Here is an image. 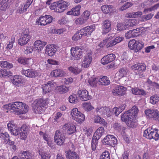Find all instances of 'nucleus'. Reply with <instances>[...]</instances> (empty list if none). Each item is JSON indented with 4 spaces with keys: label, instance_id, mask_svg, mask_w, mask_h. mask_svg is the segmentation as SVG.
Returning a JSON list of instances; mask_svg holds the SVG:
<instances>
[{
    "label": "nucleus",
    "instance_id": "nucleus-1",
    "mask_svg": "<svg viewBox=\"0 0 159 159\" xmlns=\"http://www.w3.org/2000/svg\"><path fill=\"white\" fill-rule=\"evenodd\" d=\"M138 111V108L134 106L132 108L126 111L121 116V120L126 123L127 125L130 128L135 126V119Z\"/></svg>",
    "mask_w": 159,
    "mask_h": 159
},
{
    "label": "nucleus",
    "instance_id": "nucleus-2",
    "mask_svg": "<svg viewBox=\"0 0 159 159\" xmlns=\"http://www.w3.org/2000/svg\"><path fill=\"white\" fill-rule=\"evenodd\" d=\"M125 104H123L119 107H114L111 112L108 107L98 106L96 108V111L98 114L104 117H109L113 113L117 116L125 109Z\"/></svg>",
    "mask_w": 159,
    "mask_h": 159
},
{
    "label": "nucleus",
    "instance_id": "nucleus-3",
    "mask_svg": "<svg viewBox=\"0 0 159 159\" xmlns=\"http://www.w3.org/2000/svg\"><path fill=\"white\" fill-rule=\"evenodd\" d=\"M3 108L11 110V112L16 113L18 114H24L27 112L29 110V107L27 105L19 102H16L4 105Z\"/></svg>",
    "mask_w": 159,
    "mask_h": 159
},
{
    "label": "nucleus",
    "instance_id": "nucleus-4",
    "mask_svg": "<svg viewBox=\"0 0 159 159\" xmlns=\"http://www.w3.org/2000/svg\"><path fill=\"white\" fill-rule=\"evenodd\" d=\"M48 99L43 98L37 99L33 103V110L35 113L41 114L43 112V108L48 103Z\"/></svg>",
    "mask_w": 159,
    "mask_h": 159
},
{
    "label": "nucleus",
    "instance_id": "nucleus-5",
    "mask_svg": "<svg viewBox=\"0 0 159 159\" xmlns=\"http://www.w3.org/2000/svg\"><path fill=\"white\" fill-rule=\"evenodd\" d=\"M70 5L69 3L63 0L53 3L50 6V8L55 11L61 13L67 9Z\"/></svg>",
    "mask_w": 159,
    "mask_h": 159
},
{
    "label": "nucleus",
    "instance_id": "nucleus-6",
    "mask_svg": "<svg viewBox=\"0 0 159 159\" xmlns=\"http://www.w3.org/2000/svg\"><path fill=\"white\" fill-rule=\"evenodd\" d=\"M158 131V129H157L148 128L144 131L143 136L149 139H153L157 141L159 138Z\"/></svg>",
    "mask_w": 159,
    "mask_h": 159
},
{
    "label": "nucleus",
    "instance_id": "nucleus-7",
    "mask_svg": "<svg viewBox=\"0 0 159 159\" xmlns=\"http://www.w3.org/2000/svg\"><path fill=\"white\" fill-rule=\"evenodd\" d=\"M142 43L139 40L132 39L130 40L128 44V47L135 52H139L143 47Z\"/></svg>",
    "mask_w": 159,
    "mask_h": 159
},
{
    "label": "nucleus",
    "instance_id": "nucleus-8",
    "mask_svg": "<svg viewBox=\"0 0 159 159\" xmlns=\"http://www.w3.org/2000/svg\"><path fill=\"white\" fill-rule=\"evenodd\" d=\"M70 115L72 119L79 123H82L84 120V115L78 111L76 108H74L71 110Z\"/></svg>",
    "mask_w": 159,
    "mask_h": 159
},
{
    "label": "nucleus",
    "instance_id": "nucleus-9",
    "mask_svg": "<svg viewBox=\"0 0 159 159\" xmlns=\"http://www.w3.org/2000/svg\"><path fill=\"white\" fill-rule=\"evenodd\" d=\"M66 134L64 131L57 130L55 133L54 139L55 142L58 145H62L66 139Z\"/></svg>",
    "mask_w": 159,
    "mask_h": 159
},
{
    "label": "nucleus",
    "instance_id": "nucleus-10",
    "mask_svg": "<svg viewBox=\"0 0 159 159\" xmlns=\"http://www.w3.org/2000/svg\"><path fill=\"white\" fill-rule=\"evenodd\" d=\"M31 38V36L29 30H25L18 40V43L21 46L25 45L28 43Z\"/></svg>",
    "mask_w": 159,
    "mask_h": 159
},
{
    "label": "nucleus",
    "instance_id": "nucleus-11",
    "mask_svg": "<svg viewBox=\"0 0 159 159\" xmlns=\"http://www.w3.org/2000/svg\"><path fill=\"white\" fill-rule=\"evenodd\" d=\"M71 58L73 60H78L83 54L84 51L78 47H72L70 49Z\"/></svg>",
    "mask_w": 159,
    "mask_h": 159
},
{
    "label": "nucleus",
    "instance_id": "nucleus-12",
    "mask_svg": "<svg viewBox=\"0 0 159 159\" xmlns=\"http://www.w3.org/2000/svg\"><path fill=\"white\" fill-rule=\"evenodd\" d=\"M131 68L135 75H138L139 77L142 78L144 76L143 71L146 69L144 65L141 64H136L132 66Z\"/></svg>",
    "mask_w": 159,
    "mask_h": 159
},
{
    "label": "nucleus",
    "instance_id": "nucleus-13",
    "mask_svg": "<svg viewBox=\"0 0 159 159\" xmlns=\"http://www.w3.org/2000/svg\"><path fill=\"white\" fill-rule=\"evenodd\" d=\"M52 20V17L50 15L41 16L36 20V24L38 25H45L51 23Z\"/></svg>",
    "mask_w": 159,
    "mask_h": 159
},
{
    "label": "nucleus",
    "instance_id": "nucleus-14",
    "mask_svg": "<svg viewBox=\"0 0 159 159\" xmlns=\"http://www.w3.org/2000/svg\"><path fill=\"white\" fill-rule=\"evenodd\" d=\"M102 142L103 144L105 145H108L113 147L117 144V140L114 136L109 134L104 138Z\"/></svg>",
    "mask_w": 159,
    "mask_h": 159
},
{
    "label": "nucleus",
    "instance_id": "nucleus-15",
    "mask_svg": "<svg viewBox=\"0 0 159 159\" xmlns=\"http://www.w3.org/2000/svg\"><path fill=\"white\" fill-rule=\"evenodd\" d=\"M92 53L91 52L85 54L82 59L81 65L82 67L87 68L89 66L92 60Z\"/></svg>",
    "mask_w": 159,
    "mask_h": 159
},
{
    "label": "nucleus",
    "instance_id": "nucleus-16",
    "mask_svg": "<svg viewBox=\"0 0 159 159\" xmlns=\"http://www.w3.org/2000/svg\"><path fill=\"white\" fill-rule=\"evenodd\" d=\"M111 38L109 37L106 39V47L107 48L111 47L117 43L122 41L124 38L123 37L118 36L113 40H111Z\"/></svg>",
    "mask_w": 159,
    "mask_h": 159
},
{
    "label": "nucleus",
    "instance_id": "nucleus-17",
    "mask_svg": "<svg viewBox=\"0 0 159 159\" xmlns=\"http://www.w3.org/2000/svg\"><path fill=\"white\" fill-rule=\"evenodd\" d=\"M9 130L11 134L14 135H18L21 131V128L18 127L13 122H9L7 125Z\"/></svg>",
    "mask_w": 159,
    "mask_h": 159
},
{
    "label": "nucleus",
    "instance_id": "nucleus-18",
    "mask_svg": "<svg viewBox=\"0 0 159 159\" xmlns=\"http://www.w3.org/2000/svg\"><path fill=\"white\" fill-rule=\"evenodd\" d=\"M126 90V88L125 87L120 85H116L113 89L112 93L114 95L120 97L125 93Z\"/></svg>",
    "mask_w": 159,
    "mask_h": 159
},
{
    "label": "nucleus",
    "instance_id": "nucleus-19",
    "mask_svg": "<svg viewBox=\"0 0 159 159\" xmlns=\"http://www.w3.org/2000/svg\"><path fill=\"white\" fill-rule=\"evenodd\" d=\"M57 86L56 83L53 81H48L46 84L42 85V87L43 94H46L52 91L54 87Z\"/></svg>",
    "mask_w": 159,
    "mask_h": 159
},
{
    "label": "nucleus",
    "instance_id": "nucleus-20",
    "mask_svg": "<svg viewBox=\"0 0 159 159\" xmlns=\"http://www.w3.org/2000/svg\"><path fill=\"white\" fill-rule=\"evenodd\" d=\"M95 29V25H92L82 28L80 30V33L81 34H83V36L88 37L92 33Z\"/></svg>",
    "mask_w": 159,
    "mask_h": 159
},
{
    "label": "nucleus",
    "instance_id": "nucleus-21",
    "mask_svg": "<svg viewBox=\"0 0 159 159\" xmlns=\"http://www.w3.org/2000/svg\"><path fill=\"white\" fill-rule=\"evenodd\" d=\"M144 112L147 117L155 119H157L159 117V112L156 109H148Z\"/></svg>",
    "mask_w": 159,
    "mask_h": 159
},
{
    "label": "nucleus",
    "instance_id": "nucleus-22",
    "mask_svg": "<svg viewBox=\"0 0 159 159\" xmlns=\"http://www.w3.org/2000/svg\"><path fill=\"white\" fill-rule=\"evenodd\" d=\"M129 73V70L125 67H123L120 69L116 74L115 78L116 80H118L121 78L125 76Z\"/></svg>",
    "mask_w": 159,
    "mask_h": 159
},
{
    "label": "nucleus",
    "instance_id": "nucleus-23",
    "mask_svg": "<svg viewBox=\"0 0 159 159\" xmlns=\"http://www.w3.org/2000/svg\"><path fill=\"white\" fill-rule=\"evenodd\" d=\"M77 94L80 99L82 101H86L91 98L90 96L89 95L88 91L86 90H79Z\"/></svg>",
    "mask_w": 159,
    "mask_h": 159
},
{
    "label": "nucleus",
    "instance_id": "nucleus-24",
    "mask_svg": "<svg viewBox=\"0 0 159 159\" xmlns=\"http://www.w3.org/2000/svg\"><path fill=\"white\" fill-rule=\"evenodd\" d=\"M22 74L28 77L34 78L38 76L39 74L37 70L32 69L23 70H22Z\"/></svg>",
    "mask_w": 159,
    "mask_h": 159
},
{
    "label": "nucleus",
    "instance_id": "nucleus-25",
    "mask_svg": "<svg viewBox=\"0 0 159 159\" xmlns=\"http://www.w3.org/2000/svg\"><path fill=\"white\" fill-rule=\"evenodd\" d=\"M57 47L53 44H50L46 47L45 53L50 56L54 55L57 50Z\"/></svg>",
    "mask_w": 159,
    "mask_h": 159
},
{
    "label": "nucleus",
    "instance_id": "nucleus-26",
    "mask_svg": "<svg viewBox=\"0 0 159 159\" xmlns=\"http://www.w3.org/2000/svg\"><path fill=\"white\" fill-rule=\"evenodd\" d=\"M115 55L113 54L104 56L101 60V63L103 65L107 64L113 61L115 59Z\"/></svg>",
    "mask_w": 159,
    "mask_h": 159
},
{
    "label": "nucleus",
    "instance_id": "nucleus-27",
    "mask_svg": "<svg viewBox=\"0 0 159 159\" xmlns=\"http://www.w3.org/2000/svg\"><path fill=\"white\" fill-rule=\"evenodd\" d=\"M62 129L66 131L67 133L69 134L74 133L76 131L75 126L70 123L66 124L63 126Z\"/></svg>",
    "mask_w": 159,
    "mask_h": 159
},
{
    "label": "nucleus",
    "instance_id": "nucleus-28",
    "mask_svg": "<svg viewBox=\"0 0 159 159\" xmlns=\"http://www.w3.org/2000/svg\"><path fill=\"white\" fill-rule=\"evenodd\" d=\"M102 32L103 34L108 33L111 30V22L110 20H107L102 23Z\"/></svg>",
    "mask_w": 159,
    "mask_h": 159
},
{
    "label": "nucleus",
    "instance_id": "nucleus-29",
    "mask_svg": "<svg viewBox=\"0 0 159 159\" xmlns=\"http://www.w3.org/2000/svg\"><path fill=\"white\" fill-rule=\"evenodd\" d=\"M47 43L41 40H37L34 43V49L37 52H39L43 50Z\"/></svg>",
    "mask_w": 159,
    "mask_h": 159
},
{
    "label": "nucleus",
    "instance_id": "nucleus-30",
    "mask_svg": "<svg viewBox=\"0 0 159 159\" xmlns=\"http://www.w3.org/2000/svg\"><path fill=\"white\" fill-rule=\"evenodd\" d=\"M66 75V73L64 71L60 69L54 70L50 73L51 76L54 77H62Z\"/></svg>",
    "mask_w": 159,
    "mask_h": 159
},
{
    "label": "nucleus",
    "instance_id": "nucleus-31",
    "mask_svg": "<svg viewBox=\"0 0 159 159\" xmlns=\"http://www.w3.org/2000/svg\"><path fill=\"white\" fill-rule=\"evenodd\" d=\"M101 9L103 13L109 14L114 12L115 10L114 7L111 5H103L101 7Z\"/></svg>",
    "mask_w": 159,
    "mask_h": 159
},
{
    "label": "nucleus",
    "instance_id": "nucleus-32",
    "mask_svg": "<svg viewBox=\"0 0 159 159\" xmlns=\"http://www.w3.org/2000/svg\"><path fill=\"white\" fill-rule=\"evenodd\" d=\"M28 134L27 128L25 125H23L21 128V131L19 134L20 138L21 139L25 140Z\"/></svg>",
    "mask_w": 159,
    "mask_h": 159
},
{
    "label": "nucleus",
    "instance_id": "nucleus-33",
    "mask_svg": "<svg viewBox=\"0 0 159 159\" xmlns=\"http://www.w3.org/2000/svg\"><path fill=\"white\" fill-rule=\"evenodd\" d=\"M81 6L78 5L73 8L71 11H67L66 14L67 15H72L78 16L80 14Z\"/></svg>",
    "mask_w": 159,
    "mask_h": 159
},
{
    "label": "nucleus",
    "instance_id": "nucleus-34",
    "mask_svg": "<svg viewBox=\"0 0 159 159\" xmlns=\"http://www.w3.org/2000/svg\"><path fill=\"white\" fill-rule=\"evenodd\" d=\"M66 153V157L68 159H79V156L76 153L73 151H72L69 150Z\"/></svg>",
    "mask_w": 159,
    "mask_h": 159
},
{
    "label": "nucleus",
    "instance_id": "nucleus-35",
    "mask_svg": "<svg viewBox=\"0 0 159 159\" xmlns=\"http://www.w3.org/2000/svg\"><path fill=\"white\" fill-rule=\"evenodd\" d=\"M56 90L58 93L61 94H63L68 92L69 89V87H67L65 85H62L57 86L56 88Z\"/></svg>",
    "mask_w": 159,
    "mask_h": 159
},
{
    "label": "nucleus",
    "instance_id": "nucleus-36",
    "mask_svg": "<svg viewBox=\"0 0 159 159\" xmlns=\"http://www.w3.org/2000/svg\"><path fill=\"white\" fill-rule=\"evenodd\" d=\"M13 0H2L0 3V10H5L7 8L9 4Z\"/></svg>",
    "mask_w": 159,
    "mask_h": 159
},
{
    "label": "nucleus",
    "instance_id": "nucleus-37",
    "mask_svg": "<svg viewBox=\"0 0 159 159\" xmlns=\"http://www.w3.org/2000/svg\"><path fill=\"white\" fill-rule=\"evenodd\" d=\"M146 29L143 27H142L132 30L134 37L139 36L143 32L145 31Z\"/></svg>",
    "mask_w": 159,
    "mask_h": 159
},
{
    "label": "nucleus",
    "instance_id": "nucleus-38",
    "mask_svg": "<svg viewBox=\"0 0 159 159\" xmlns=\"http://www.w3.org/2000/svg\"><path fill=\"white\" fill-rule=\"evenodd\" d=\"M131 91L132 93L135 95L145 96L146 95V92L143 90L137 88H133Z\"/></svg>",
    "mask_w": 159,
    "mask_h": 159
},
{
    "label": "nucleus",
    "instance_id": "nucleus-39",
    "mask_svg": "<svg viewBox=\"0 0 159 159\" xmlns=\"http://www.w3.org/2000/svg\"><path fill=\"white\" fill-rule=\"evenodd\" d=\"M98 80L99 84L108 85L110 83V81L108 80V78L106 76H103L101 78L98 77Z\"/></svg>",
    "mask_w": 159,
    "mask_h": 159
},
{
    "label": "nucleus",
    "instance_id": "nucleus-40",
    "mask_svg": "<svg viewBox=\"0 0 159 159\" xmlns=\"http://www.w3.org/2000/svg\"><path fill=\"white\" fill-rule=\"evenodd\" d=\"M93 121L96 123H99L103 125H105L107 123L104 119L98 116H94L93 118Z\"/></svg>",
    "mask_w": 159,
    "mask_h": 159
},
{
    "label": "nucleus",
    "instance_id": "nucleus-41",
    "mask_svg": "<svg viewBox=\"0 0 159 159\" xmlns=\"http://www.w3.org/2000/svg\"><path fill=\"white\" fill-rule=\"evenodd\" d=\"M139 23V21L137 19H132L129 20L126 23L128 25V28L129 26H133L138 24Z\"/></svg>",
    "mask_w": 159,
    "mask_h": 159
},
{
    "label": "nucleus",
    "instance_id": "nucleus-42",
    "mask_svg": "<svg viewBox=\"0 0 159 159\" xmlns=\"http://www.w3.org/2000/svg\"><path fill=\"white\" fill-rule=\"evenodd\" d=\"M0 66L4 69H10L13 67L12 64L5 61H0Z\"/></svg>",
    "mask_w": 159,
    "mask_h": 159
},
{
    "label": "nucleus",
    "instance_id": "nucleus-43",
    "mask_svg": "<svg viewBox=\"0 0 159 159\" xmlns=\"http://www.w3.org/2000/svg\"><path fill=\"white\" fill-rule=\"evenodd\" d=\"M22 79L20 76L16 75L14 76L12 82L13 84L16 86H18V85L22 83Z\"/></svg>",
    "mask_w": 159,
    "mask_h": 159
},
{
    "label": "nucleus",
    "instance_id": "nucleus-44",
    "mask_svg": "<svg viewBox=\"0 0 159 159\" xmlns=\"http://www.w3.org/2000/svg\"><path fill=\"white\" fill-rule=\"evenodd\" d=\"M82 107L84 109L87 111H90L94 109L90 102H85L83 104Z\"/></svg>",
    "mask_w": 159,
    "mask_h": 159
},
{
    "label": "nucleus",
    "instance_id": "nucleus-45",
    "mask_svg": "<svg viewBox=\"0 0 159 159\" xmlns=\"http://www.w3.org/2000/svg\"><path fill=\"white\" fill-rule=\"evenodd\" d=\"M20 159H31V154L28 152H23L20 155Z\"/></svg>",
    "mask_w": 159,
    "mask_h": 159
},
{
    "label": "nucleus",
    "instance_id": "nucleus-46",
    "mask_svg": "<svg viewBox=\"0 0 159 159\" xmlns=\"http://www.w3.org/2000/svg\"><path fill=\"white\" fill-rule=\"evenodd\" d=\"M88 81L89 84L92 86H95L97 84H99L98 77L90 78Z\"/></svg>",
    "mask_w": 159,
    "mask_h": 159
},
{
    "label": "nucleus",
    "instance_id": "nucleus-47",
    "mask_svg": "<svg viewBox=\"0 0 159 159\" xmlns=\"http://www.w3.org/2000/svg\"><path fill=\"white\" fill-rule=\"evenodd\" d=\"M39 154L41 156V159H50L51 156L49 152L39 151Z\"/></svg>",
    "mask_w": 159,
    "mask_h": 159
},
{
    "label": "nucleus",
    "instance_id": "nucleus-48",
    "mask_svg": "<svg viewBox=\"0 0 159 159\" xmlns=\"http://www.w3.org/2000/svg\"><path fill=\"white\" fill-rule=\"evenodd\" d=\"M12 73L9 71H7L5 70H4L0 69V77H4L5 76H11Z\"/></svg>",
    "mask_w": 159,
    "mask_h": 159
},
{
    "label": "nucleus",
    "instance_id": "nucleus-49",
    "mask_svg": "<svg viewBox=\"0 0 159 159\" xmlns=\"http://www.w3.org/2000/svg\"><path fill=\"white\" fill-rule=\"evenodd\" d=\"M117 30L121 31L124 30H126L128 28V25L126 23H119L117 24L116 26Z\"/></svg>",
    "mask_w": 159,
    "mask_h": 159
},
{
    "label": "nucleus",
    "instance_id": "nucleus-50",
    "mask_svg": "<svg viewBox=\"0 0 159 159\" xmlns=\"http://www.w3.org/2000/svg\"><path fill=\"white\" fill-rule=\"evenodd\" d=\"M87 21L81 16L77 18L75 20V23L78 25H82L84 24Z\"/></svg>",
    "mask_w": 159,
    "mask_h": 159
},
{
    "label": "nucleus",
    "instance_id": "nucleus-51",
    "mask_svg": "<svg viewBox=\"0 0 159 159\" xmlns=\"http://www.w3.org/2000/svg\"><path fill=\"white\" fill-rule=\"evenodd\" d=\"M68 70L71 72L75 75L78 74L80 71V69L76 67L71 66L68 67Z\"/></svg>",
    "mask_w": 159,
    "mask_h": 159
},
{
    "label": "nucleus",
    "instance_id": "nucleus-52",
    "mask_svg": "<svg viewBox=\"0 0 159 159\" xmlns=\"http://www.w3.org/2000/svg\"><path fill=\"white\" fill-rule=\"evenodd\" d=\"M34 59L32 58H25V66L30 67L34 63Z\"/></svg>",
    "mask_w": 159,
    "mask_h": 159
},
{
    "label": "nucleus",
    "instance_id": "nucleus-53",
    "mask_svg": "<svg viewBox=\"0 0 159 159\" xmlns=\"http://www.w3.org/2000/svg\"><path fill=\"white\" fill-rule=\"evenodd\" d=\"M159 7V3L149 8L145 9L144 10V12L145 13H146L149 12H151L157 10Z\"/></svg>",
    "mask_w": 159,
    "mask_h": 159
},
{
    "label": "nucleus",
    "instance_id": "nucleus-54",
    "mask_svg": "<svg viewBox=\"0 0 159 159\" xmlns=\"http://www.w3.org/2000/svg\"><path fill=\"white\" fill-rule=\"evenodd\" d=\"M0 138L3 139L4 142H6L9 140V135L7 132L2 133L0 134Z\"/></svg>",
    "mask_w": 159,
    "mask_h": 159
},
{
    "label": "nucleus",
    "instance_id": "nucleus-55",
    "mask_svg": "<svg viewBox=\"0 0 159 159\" xmlns=\"http://www.w3.org/2000/svg\"><path fill=\"white\" fill-rule=\"evenodd\" d=\"M149 101L151 103L154 104L158 102L159 101L158 98L156 95H153L150 97Z\"/></svg>",
    "mask_w": 159,
    "mask_h": 159
},
{
    "label": "nucleus",
    "instance_id": "nucleus-56",
    "mask_svg": "<svg viewBox=\"0 0 159 159\" xmlns=\"http://www.w3.org/2000/svg\"><path fill=\"white\" fill-rule=\"evenodd\" d=\"M83 36V34L80 33V30L78 31L72 37V39L73 41H75L80 39Z\"/></svg>",
    "mask_w": 159,
    "mask_h": 159
},
{
    "label": "nucleus",
    "instance_id": "nucleus-57",
    "mask_svg": "<svg viewBox=\"0 0 159 159\" xmlns=\"http://www.w3.org/2000/svg\"><path fill=\"white\" fill-rule=\"evenodd\" d=\"M69 102L71 103H75L78 101L77 96L75 94H73L70 96L69 98Z\"/></svg>",
    "mask_w": 159,
    "mask_h": 159
},
{
    "label": "nucleus",
    "instance_id": "nucleus-58",
    "mask_svg": "<svg viewBox=\"0 0 159 159\" xmlns=\"http://www.w3.org/2000/svg\"><path fill=\"white\" fill-rule=\"evenodd\" d=\"M90 12L88 10L85 11L81 15V16L87 21L89 19Z\"/></svg>",
    "mask_w": 159,
    "mask_h": 159
},
{
    "label": "nucleus",
    "instance_id": "nucleus-59",
    "mask_svg": "<svg viewBox=\"0 0 159 159\" xmlns=\"http://www.w3.org/2000/svg\"><path fill=\"white\" fill-rule=\"evenodd\" d=\"M110 154L108 151H105L103 152L100 157V159H110Z\"/></svg>",
    "mask_w": 159,
    "mask_h": 159
},
{
    "label": "nucleus",
    "instance_id": "nucleus-60",
    "mask_svg": "<svg viewBox=\"0 0 159 159\" xmlns=\"http://www.w3.org/2000/svg\"><path fill=\"white\" fill-rule=\"evenodd\" d=\"M15 37L14 36H12L9 42V44H7L6 48L8 49H11L13 45V43L15 42Z\"/></svg>",
    "mask_w": 159,
    "mask_h": 159
},
{
    "label": "nucleus",
    "instance_id": "nucleus-61",
    "mask_svg": "<svg viewBox=\"0 0 159 159\" xmlns=\"http://www.w3.org/2000/svg\"><path fill=\"white\" fill-rule=\"evenodd\" d=\"M133 5L132 3L130 2L125 3L124 5L120 7V11L125 10L129 7H131Z\"/></svg>",
    "mask_w": 159,
    "mask_h": 159
},
{
    "label": "nucleus",
    "instance_id": "nucleus-62",
    "mask_svg": "<svg viewBox=\"0 0 159 159\" xmlns=\"http://www.w3.org/2000/svg\"><path fill=\"white\" fill-rule=\"evenodd\" d=\"M26 6L25 4H22L20 6V8L18 10V12L20 13H22L23 12H25L26 11L28 7Z\"/></svg>",
    "mask_w": 159,
    "mask_h": 159
},
{
    "label": "nucleus",
    "instance_id": "nucleus-63",
    "mask_svg": "<svg viewBox=\"0 0 159 159\" xmlns=\"http://www.w3.org/2000/svg\"><path fill=\"white\" fill-rule=\"evenodd\" d=\"M97 134H98L99 136L101 137L104 134V128L102 127H99L96 131L95 132Z\"/></svg>",
    "mask_w": 159,
    "mask_h": 159
},
{
    "label": "nucleus",
    "instance_id": "nucleus-64",
    "mask_svg": "<svg viewBox=\"0 0 159 159\" xmlns=\"http://www.w3.org/2000/svg\"><path fill=\"white\" fill-rule=\"evenodd\" d=\"M24 52L25 54H28L31 53L33 51V48L31 46H29L24 49Z\"/></svg>",
    "mask_w": 159,
    "mask_h": 159
}]
</instances>
